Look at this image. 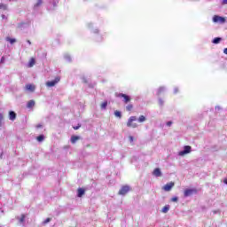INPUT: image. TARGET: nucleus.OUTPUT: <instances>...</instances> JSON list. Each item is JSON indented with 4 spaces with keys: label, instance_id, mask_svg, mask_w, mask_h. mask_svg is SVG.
<instances>
[{
    "label": "nucleus",
    "instance_id": "39448f33",
    "mask_svg": "<svg viewBox=\"0 0 227 227\" xmlns=\"http://www.w3.org/2000/svg\"><path fill=\"white\" fill-rule=\"evenodd\" d=\"M213 22L219 23V24H224V22H226V18L221 17L219 15H215L213 17Z\"/></svg>",
    "mask_w": 227,
    "mask_h": 227
},
{
    "label": "nucleus",
    "instance_id": "6ab92c4d",
    "mask_svg": "<svg viewBox=\"0 0 227 227\" xmlns=\"http://www.w3.org/2000/svg\"><path fill=\"white\" fill-rule=\"evenodd\" d=\"M43 139H45V137L43 135H40L36 137V140L39 142V143H42V141H43Z\"/></svg>",
    "mask_w": 227,
    "mask_h": 227
},
{
    "label": "nucleus",
    "instance_id": "1a4fd4ad",
    "mask_svg": "<svg viewBox=\"0 0 227 227\" xmlns=\"http://www.w3.org/2000/svg\"><path fill=\"white\" fill-rule=\"evenodd\" d=\"M35 65H36V60L35 59V57H32L28 62V68H33V67H35Z\"/></svg>",
    "mask_w": 227,
    "mask_h": 227
},
{
    "label": "nucleus",
    "instance_id": "f3484780",
    "mask_svg": "<svg viewBox=\"0 0 227 227\" xmlns=\"http://www.w3.org/2000/svg\"><path fill=\"white\" fill-rule=\"evenodd\" d=\"M145 121H146V117H145V115H140L138 118V122L143 123Z\"/></svg>",
    "mask_w": 227,
    "mask_h": 227
},
{
    "label": "nucleus",
    "instance_id": "5701e85b",
    "mask_svg": "<svg viewBox=\"0 0 227 227\" xmlns=\"http://www.w3.org/2000/svg\"><path fill=\"white\" fill-rule=\"evenodd\" d=\"M221 42V37H215L214 40H213V43L217 44Z\"/></svg>",
    "mask_w": 227,
    "mask_h": 227
},
{
    "label": "nucleus",
    "instance_id": "c85d7f7f",
    "mask_svg": "<svg viewBox=\"0 0 227 227\" xmlns=\"http://www.w3.org/2000/svg\"><path fill=\"white\" fill-rule=\"evenodd\" d=\"M171 201H174V202L178 201V197H173V198L171 199Z\"/></svg>",
    "mask_w": 227,
    "mask_h": 227
},
{
    "label": "nucleus",
    "instance_id": "423d86ee",
    "mask_svg": "<svg viewBox=\"0 0 227 227\" xmlns=\"http://www.w3.org/2000/svg\"><path fill=\"white\" fill-rule=\"evenodd\" d=\"M129 191H130V186L124 185L121 188L118 194H120L121 196H125V194H127V192H129Z\"/></svg>",
    "mask_w": 227,
    "mask_h": 227
},
{
    "label": "nucleus",
    "instance_id": "cd10ccee",
    "mask_svg": "<svg viewBox=\"0 0 227 227\" xmlns=\"http://www.w3.org/2000/svg\"><path fill=\"white\" fill-rule=\"evenodd\" d=\"M51 218H46L43 222V224H47V223H51Z\"/></svg>",
    "mask_w": 227,
    "mask_h": 227
},
{
    "label": "nucleus",
    "instance_id": "f704fd0d",
    "mask_svg": "<svg viewBox=\"0 0 227 227\" xmlns=\"http://www.w3.org/2000/svg\"><path fill=\"white\" fill-rule=\"evenodd\" d=\"M27 42L29 45H31V41L27 40Z\"/></svg>",
    "mask_w": 227,
    "mask_h": 227
},
{
    "label": "nucleus",
    "instance_id": "7ed1b4c3",
    "mask_svg": "<svg viewBox=\"0 0 227 227\" xmlns=\"http://www.w3.org/2000/svg\"><path fill=\"white\" fill-rule=\"evenodd\" d=\"M116 97H117L118 98H123L124 104H129V102H130V100H132V98H130V96H129V95H127V94H123V93L116 94Z\"/></svg>",
    "mask_w": 227,
    "mask_h": 227
},
{
    "label": "nucleus",
    "instance_id": "412c9836",
    "mask_svg": "<svg viewBox=\"0 0 227 227\" xmlns=\"http://www.w3.org/2000/svg\"><path fill=\"white\" fill-rule=\"evenodd\" d=\"M132 109H134V106L132 104H129L126 106V111H132Z\"/></svg>",
    "mask_w": 227,
    "mask_h": 227
},
{
    "label": "nucleus",
    "instance_id": "7c9ffc66",
    "mask_svg": "<svg viewBox=\"0 0 227 227\" xmlns=\"http://www.w3.org/2000/svg\"><path fill=\"white\" fill-rule=\"evenodd\" d=\"M171 125H173V121H168L167 122V127H171Z\"/></svg>",
    "mask_w": 227,
    "mask_h": 227
},
{
    "label": "nucleus",
    "instance_id": "c9c22d12",
    "mask_svg": "<svg viewBox=\"0 0 227 227\" xmlns=\"http://www.w3.org/2000/svg\"><path fill=\"white\" fill-rule=\"evenodd\" d=\"M4 59V57H2L1 63H3Z\"/></svg>",
    "mask_w": 227,
    "mask_h": 227
},
{
    "label": "nucleus",
    "instance_id": "f03ea898",
    "mask_svg": "<svg viewBox=\"0 0 227 227\" xmlns=\"http://www.w3.org/2000/svg\"><path fill=\"white\" fill-rule=\"evenodd\" d=\"M192 194H198V190L195 188H192V189H185L184 192V198H189V196H192Z\"/></svg>",
    "mask_w": 227,
    "mask_h": 227
},
{
    "label": "nucleus",
    "instance_id": "f8f14e48",
    "mask_svg": "<svg viewBox=\"0 0 227 227\" xmlns=\"http://www.w3.org/2000/svg\"><path fill=\"white\" fill-rule=\"evenodd\" d=\"M17 118V114L15 112L11 111L9 113V120H12V121H14V120Z\"/></svg>",
    "mask_w": 227,
    "mask_h": 227
},
{
    "label": "nucleus",
    "instance_id": "72a5a7b5",
    "mask_svg": "<svg viewBox=\"0 0 227 227\" xmlns=\"http://www.w3.org/2000/svg\"><path fill=\"white\" fill-rule=\"evenodd\" d=\"M224 54H227V48L223 50Z\"/></svg>",
    "mask_w": 227,
    "mask_h": 227
},
{
    "label": "nucleus",
    "instance_id": "6e6552de",
    "mask_svg": "<svg viewBox=\"0 0 227 227\" xmlns=\"http://www.w3.org/2000/svg\"><path fill=\"white\" fill-rule=\"evenodd\" d=\"M191 145H185L184 151L179 152V155L183 157V155H186V153H191Z\"/></svg>",
    "mask_w": 227,
    "mask_h": 227
},
{
    "label": "nucleus",
    "instance_id": "20e7f679",
    "mask_svg": "<svg viewBox=\"0 0 227 227\" xmlns=\"http://www.w3.org/2000/svg\"><path fill=\"white\" fill-rule=\"evenodd\" d=\"M61 81V78L59 76H57L53 81L46 82V86L48 88H52L58 84Z\"/></svg>",
    "mask_w": 227,
    "mask_h": 227
},
{
    "label": "nucleus",
    "instance_id": "a878e982",
    "mask_svg": "<svg viewBox=\"0 0 227 227\" xmlns=\"http://www.w3.org/2000/svg\"><path fill=\"white\" fill-rule=\"evenodd\" d=\"M26 221V215H21V217L20 218V223H24Z\"/></svg>",
    "mask_w": 227,
    "mask_h": 227
},
{
    "label": "nucleus",
    "instance_id": "dca6fc26",
    "mask_svg": "<svg viewBox=\"0 0 227 227\" xmlns=\"http://www.w3.org/2000/svg\"><path fill=\"white\" fill-rule=\"evenodd\" d=\"M161 212H163V214H168V212H169V205L164 206Z\"/></svg>",
    "mask_w": 227,
    "mask_h": 227
},
{
    "label": "nucleus",
    "instance_id": "aec40b11",
    "mask_svg": "<svg viewBox=\"0 0 227 227\" xmlns=\"http://www.w3.org/2000/svg\"><path fill=\"white\" fill-rule=\"evenodd\" d=\"M6 41L10 42V43L13 44L15 43V42H17V40L11 38V37H6Z\"/></svg>",
    "mask_w": 227,
    "mask_h": 227
},
{
    "label": "nucleus",
    "instance_id": "9b49d317",
    "mask_svg": "<svg viewBox=\"0 0 227 227\" xmlns=\"http://www.w3.org/2000/svg\"><path fill=\"white\" fill-rule=\"evenodd\" d=\"M85 192H86V190H84L82 188H78V190H77L78 198H82V196H84Z\"/></svg>",
    "mask_w": 227,
    "mask_h": 227
},
{
    "label": "nucleus",
    "instance_id": "4468645a",
    "mask_svg": "<svg viewBox=\"0 0 227 227\" xmlns=\"http://www.w3.org/2000/svg\"><path fill=\"white\" fill-rule=\"evenodd\" d=\"M153 175H154V176H162V172H160V168H155Z\"/></svg>",
    "mask_w": 227,
    "mask_h": 227
},
{
    "label": "nucleus",
    "instance_id": "9d476101",
    "mask_svg": "<svg viewBox=\"0 0 227 227\" xmlns=\"http://www.w3.org/2000/svg\"><path fill=\"white\" fill-rule=\"evenodd\" d=\"M26 90H27V91H35V90H36V87L34 85V84H30V83H28V84H27L26 85Z\"/></svg>",
    "mask_w": 227,
    "mask_h": 227
},
{
    "label": "nucleus",
    "instance_id": "473e14b6",
    "mask_svg": "<svg viewBox=\"0 0 227 227\" xmlns=\"http://www.w3.org/2000/svg\"><path fill=\"white\" fill-rule=\"evenodd\" d=\"M222 4H227V0H223Z\"/></svg>",
    "mask_w": 227,
    "mask_h": 227
},
{
    "label": "nucleus",
    "instance_id": "e433bc0d",
    "mask_svg": "<svg viewBox=\"0 0 227 227\" xmlns=\"http://www.w3.org/2000/svg\"><path fill=\"white\" fill-rule=\"evenodd\" d=\"M223 183H225L227 185V178L223 180Z\"/></svg>",
    "mask_w": 227,
    "mask_h": 227
},
{
    "label": "nucleus",
    "instance_id": "bb28decb",
    "mask_svg": "<svg viewBox=\"0 0 227 227\" xmlns=\"http://www.w3.org/2000/svg\"><path fill=\"white\" fill-rule=\"evenodd\" d=\"M73 129L74 130H79V129H81V124H78V126H74Z\"/></svg>",
    "mask_w": 227,
    "mask_h": 227
},
{
    "label": "nucleus",
    "instance_id": "ddd939ff",
    "mask_svg": "<svg viewBox=\"0 0 227 227\" xmlns=\"http://www.w3.org/2000/svg\"><path fill=\"white\" fill-rule=\"evenodd\" d=\"M79 139H81V137H79V136H72L71 137V143H72V145H75V143H77V141H79Z\"/></svg>",
    "mask_w": 227,
    "mask_h": 227
},
{
    "label": "nucleus",
    "instance_id": "b1692460",
    "mask_svg": "<svg viewBox=\"0 0 227 227\" xmlns=\"http://www.w3.org/2000/svg\"><path fill=\"white\" fill-rule=\"evenodd\" d=\"M114 114H115V116H116L117 118H121V112H120V111H115V112H114Z\"/></svg>",
    "mask_w": 227,
    "mask_h": 227
},
{
    "label": "nucleus",
    "instance_id": "f257e3e1",
    "mask_svg": "<svg viewBox=\"0 0 227 227\" xmlns=\"http://www.w3.org/2000/svg\"><path fill=\"white\" fill-rule=\"evenodd\" d=\"M137 120V117L136 116L129 117L127 122V127H130L131 129H137V123L134 122Z\"/></svg>",
    "mask_w": 227,
    "mask_h": 227
},
{
    "label": "nucleus",
    "instance_id": "2f4dec72",
    "mask_svg": "<svg viewBox=\"0 0 227 227\" xmlns=\"http://www.w3.org/2000/svg\"><path fill=\"white\" fill-rule=\"evenodd\" d=\"M36 129H42V124H37Z\"/></svg>",
    "mask_w": 227,
    "mask_h": 227
},
{
    "label": "nucleus",
    "instance_id": "0eeeda50",
    "mask_svg": "<svg viewBox=\"0 0 227 227\" xmlns=\"http://www.w3.org/2000/svg\"><path fill=\"white\" fill-rule=\"evenodd\" d=\"M173 187H175V183L174 182H170L167 184H165L162 189L163 191H165L166 192H169V191H171V189H173Z\"/></svg>",
    "mask_w": 227,
    "mask_h": 227
},
{
    "label": "nucleus",
    "instance_id": "4be33fe9",
    "mask_svg": "<svg viewBox=\"0 0 227 227\" xmlns=\"http://www.w3.org/2000/svg\"><path fill=\"white\" fill-rule=\"evenodd\" d=\"M0 10H8V5L4 4H0Z\"/></svg>",
    "mask_w": 227,
    "mask_h": 227
},
{
    "label": "nucleus",
    "instance_id": "a211bd4d",
    "mask_svg": "<svg viewBox=\"0 0 227 227\" xmlns=\"http://www.w3.org/2000/svg\"><path fill=\"white\" fill-rule=\"evenodd\" d=\"M43 4V0H37L36 4L34 5L35 8H38L39 6H42Z\"/></svg>",
    "mask_w": 227,
    "mask_h": 227
},
{
    "label": "nucleus",
    "instance_id": "c756f323",
    "mask_svg": "<svg viewBox=\"0 0 227 227\" xmlns=\"http://www.w3.org/2000/svg\"><path fill=\"white\" fill-rule=\"evenodd\" d=\"M129 139L130 143H134V137L129 136Z\"/></svg>",
    "mask_w": 227,
    "mask_h": 227
},
{
    "label": "nucleus",
    "instance_id": "2eb2a0df",
    "mask_svg": "<svg viewBox=\"0 0 227 227\" xmlns=\"http://www.w3.org/2000/svg\"><path fill=\"white\" fill-rule=\"evenodd\" d=\"M35 100H33V99H31V100H29L28 102H27V107L28 108V109H32V107H35Z\"/></svg>",
    "mask_w": 227,
    "mask_h": 227
},
{
    "label": "nucleus",
    "instance_id": "393cba45",
    "mask_svg": "<svg viewBox=\"0 0 227 227\" xmlns=\"http://www.w3.org/2000/svg\"><path fill=\"white\" fill-rule=\"evenodd\" d=\"M107 107V101H105L101 104V109H106Z\"/></svg>",
    "mask_w": 227,
    "mask_h": 227
}]
</instances>
